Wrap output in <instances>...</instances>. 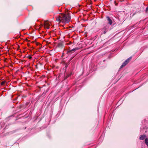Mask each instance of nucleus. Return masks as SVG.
<instances>
[{
    "label": "nucleus",
    "mask_w": 148,
    "mask_h": 148,
    "mask_svg": "<svg viewBox=\"0 0 148 148\" xmlns=\"http://www.w3.org/2000/svg\"><path fill=\"white\" fill-rule=\"evenodd\" d=\"M61 17H62V22L64 23H68L70 21L71 16L69 13L68 12L65 14L61 13Z\"/></svg>",
    "instance_id": "obj_1"
},
{
    "label": "nucleus",
    "mask_w": 148,
    "mask_h": 148,
    "mask_svg": "<svg viewBox=\"0 0 148 148\" xmlns=\"http://www.w3.org/2000/svg\"><path fill=\"white\" fill-rule=\"evenodd\" d=\"M132 57H130L126 60L122 64L120 67V69H121L126 66L129 62L130 60L131 59Z\"/></svg>",
    "instance_id": "obj_2"
},
{
    "label": "nucleus",
    "mask_w": 148,
    "mask_h": 148,
    "mask_svg": "<svg viewBox=\"0 0 148 148\" xmlns=\"http://www.w3.org/2000/svg\"><path fill=\"white\" fill-rule=\"evenodd\" d=\"M106 18L108 22V23L110 25H111L112 23V21L111 18L109 16H107L106 17Z\"/></svg>",
    "instance_id": "obj_3"
},
{
    "label": "nucleus",
    "mask_w": 148,
    "mask_h": 148,
    "mask_svg": "<svg viewBox=\"0 0 148 148\" xmlns=\"http://www.w3.org/2000/svg\"><path fill=\"white\" fill-rule=\"evenodd\" d=\"M56 21H57L58 22H62V17H61V16L60 15L59 16H56Z\"/></svg>",
    "instance_id": "obj_4"
},
{
    "label": "nucleus",
    "mask_w": 148,
    "mask_h": 148,
    "mask_svg": "<svg viewBox=\"0 0 148 148\" xmlns=\"http://www.w3.org/2000/svg\"><path fill=\"white\" fill-rule=\"evenodd\" d=\"M64 46V45L62 42L59 43L57 45V47L60 48H62Z\"/></svg>",
    "instance_id": "obj_5"
},
{
    "label": "nucleus",
    "mask_w": 148,
    "mask_h": 148,
    "mask_svg": "<svg viewBox=\"0 0 148 148\" xmlns=\"http://www.w3.org/2000/svg\"><path fill=\"white\" fill-rule=\"evenodd\" d=\"M78 49V48H74L73 49H71V50H69L68 51V52H67V53H69L70 52H72V51H76V50H77Z\"/></svg>",
    "instance_id": "obj_6"
},
{
    "label": "nucleus",
    "mask_w": 148,
    "mask_h": 148,
    "mask_svg": "<svg viewBox=\"0 0 148 148\" xmlns=\"http://www.w3.org/2000/svg\"><path fill=\"white\" fill-rule=\"evenodd\" d=\"M74 57H73V58H71L70 59V60L69 61V62L68 63H65V68L66 69L67 66H68L69 64L70 63V61Z\"/></svg>",
    "instance_id": "obj_7"
},
{
    "label": "nucleus",
    "mask_w": 148,
    "mask_h": 148,
    "mask_svg": "<svg viewBox=\"0 0 148 148\" xmlns=\"http://www.w3.org/2000/svg\"><path fill=\"white\" fill-rule=\"evenodd\" d=\"M146 137L145 135H141L140 136L139 139L140 140H143Z\"/></svg>",
    "instance_id": "obj_8"
},
{
    "label": "nucleus",
    "mask_w": 148,
    "mask_h": 148,
    "mask_svg": "<svg viewBox=\"0 0 148 148\" xmlns=\"http://www.w3.org/2000/svg\"><path fill=\"white\" fill-rule=\"evenodd\" d=\"M44 27L45 28H46L47 29H49V28L48 24L47 23H46V22L45 23Z\"/></svg>",
    "instance_id": "obj_9"
},
{
    "label": "nucleus",
    "mask_w": 148,
    "mask_h": 148,
    "mask_svg": "<svg viewBox=\"0 0 148 148\" xmlns=\"http://www.w3.org/2000/svg\"><path fill=\"white\" fill-rule=\"evenodd\" d=\"M145 142L147 146H148V138H146L145 140Z\"/></svg>",
    "instance_id": "obj_10"
},
{
    "label": "nucleus",
    "mask_w": 148,
    "mask_h": 148,
    "mask_svg": "<svg viewBox=\"0 0 148 148\" xmlns=\"http://www.w3.org/2000/svg\"><path fill=\"white\" fill-rule=\"evenodd\" d=\"M5 83V81H3L1 83V85H3Z\"/></svg>",
    "instance_id": "obj_11"
},
{
    "label": "nucleus",
    "mask_w": 148,
    "mask_h": 148,
    "mask_svg": "<svg viewBox=\"0 0 148 148\" xmlns=\"http://www.w3.org/2000/svg\"><path fill=\"white\" fill-rule=\"evenodd\" d=\"M28 58L29 59H31L32 58L30 56H28Z\"/></svg>",
    "instance_id": "obj_12"
},
{
    "label": "nucleus",
    "mask_w": 148,
    "mask_h": 148,
    "mask_svg": "<svg viewBox=\"0 0 148 148\" xmlns=\"http://www.w3.org/2000/svg\"><path fill=\"white\" fill-rule=\"evenodd\" d=\"M146 12H147L148 11V6H147L146 9Z\"/></svg>",
    "instance_id": "obj_13"
},
{
    "label": "nucleus",
    "mask_w": 148,
    "mask_h": 148,
    "mask_svg": "<svg viewBox=\"0 0 148 148\" xmlns=\"http://www.w3.org/2000/svg\"><path fill=\"white\" fill-rule=\"evenodd\" d=\"M71 75V74H70L68 75H67L66 76L68 77L70 76Z\"/></svg>",
    "instance_id": "obj_14"
},
{
    "label": "nucleus",
    "mask_w": 148,
    "mask_h": 148,
    "mask_svg": "<svg viewBox=\"0 0 148 148\" xmlns=\"http://www.w3.org/2000/svg\"><path fill=\"white\" fill-rule=\"evenodd\" d=\"M50 42H48L47 41L46 42V43H47V44H50Z\"/></svg>",
    "instance_id": "obj_15"
},
{
    "label": "nucleus",
    "mask_w": 148,
    "mask_h": 148,
    "mask_svg": "<svg viewBox=\"0 0 148 148\" xmlns=\"http://www.w3.org/2000/svg\"><path fill=\"white\" fill-rule=\"evenodd\" d=\"M68 77L66 76L64 77V80H65L67 79V78Z\"/></svg>",
    "instance_id": "obj_16"
},
{
    "label": "nucleus",
    "mask_w": 148,
    "mask_h": 148,
    "mask_svg": "<svg viewBox=\"0 0 148 148\" xmlns=\"http://www.w3.org/2000/svg\"><path fill=\"white\" fill-rule=\"evenodd\" d=\"M64 56V53H62V56H61V57H63V56Z\"/></svg>",
    "instance_id": "obj_17"
},
{
    "label": "nucleus",
    "mask_w": 148,
    "mask_h": 148,
    "mask_svg": "<svg viewBox=\"0 0 148 148\" xmlns=\"http://www.w3.org/2000/svg\"><path fill=\"white\" fill-rule=\"evenodd\" d=\"M106 31H104V34H105V33H106Z\"/></svg>",
    "instance_id": "obj_18"
},
{
    "label": "nucleus",
    "mask_w": 148,
    "mask_h": 148,
    "mask_svg": "<svg viewBox=\"0 0 148 148\" xmlns=\"http://www.w3.org/2000/svg\"><path fill=\"white\" fill-rule=\"evenodd\" d=\"M115 4L116 5H117V3H115Z\"/></svg>",
    "instance_id": "obj_19"
}]
</instances>
